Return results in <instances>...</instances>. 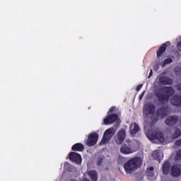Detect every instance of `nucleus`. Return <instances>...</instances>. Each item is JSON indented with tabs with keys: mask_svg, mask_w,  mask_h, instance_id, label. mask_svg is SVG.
Masks as SVG:
<instances>
[{
	"mask_svg": "<svg viewBox=\"0 0 181 181\" xmlns=\"http://www.w3.org/2000/svg\"><path fill=\"white\" fill-rule=\"evenodd\" d=\"M175 95V89L172 86H164L156 91L155 95L160 104L165 105L169 103L172 95Z\"/></svg>",
	"mask_w": 181,
	"mask_h": 181,
	"instance_id": "1",
	"label": "nucleus"
},
{
	"mask_svg": "<svg viewBox=\"0 0 181 181\" xmlns=\"http://www.w3.org/2000/svg\"><path fill=\"white\" fill-rule=\"evenodd\" d=\"M141 165L142 160L139 157H136L127 160L124 165V169L126 173L129 175L134 173V172H135L138 168H141Z\"/></svg>",
	"mask_w": 181,
	"mask_h": 181,
	"instance_id": "2",
	"label": "nucleus"
},
{
	"mask_svg": "<svg viewBox=\"0 0 181 181\" xmlns=\"http://www.w3.org/2000/svg\"><path fill=\"white\" fill-rule=\"evenodd\" d=\"M146 136L150 141H158L160 143L165 142V137L163 136V134L160 132L148 130L146 132Z\"/></svg>",
	"mask_w": 181,
	"mask_h": 181,
	"instance_id": "3",
	"label": "nucleus"
},
{
	"mask_svg": "<svg viewBox=\"0 0 181 181\" xmlns=\"http://www.w3.org/2000/svg\"><path fill=\"white\" fill-rule=\"evenodd\" d=\"M114 135H115V129H114V127H110L105 130L102 139L103 144L110 142L111 138H112Z\"/></svg>",
	"mask_w": 181,
	"mask_h": 181,
	"instance_id": "4",
	"label": "nucleus"
},
{
	"mask_svg": "<svg viewBox=\"0 0 181 181\" xmlns=\"http://www.w3.org/2000/svg\"><path fill=\"white\" fill-rule=\"evenodd\" d=\"M119 121V117L117 113L107 115L105 118L103 119L105 125H110V124H114V122H118Z\"/></svg>",
	"mask_w": 181,
	"mask_h": 181,
	"instance_id": "5",
	"label": "nucleus"
},
{
	"mask_svg": "<svg viewBox=\"0 0 181 181\" xmlns=\"http://www.w3.org/2000/svg\"><path fill=\"white\" fill-rule=\"evenodd\" d=\"M98 142V134L94 132L88 135L86 141V145L88 146H94Z\"/></svg>",
	"mask_w": 181,
	"mask_h": 181,
	"instance_id": "6",
	"label": "nucleus"
},
{
	"mask_svg": "<svg viewBox=\"0 0 181 181\" xmlns=\"http://www.w3.org/2000/svg\"><path fill=\"white\" fill-rule=\"evenodd\" d=\"M127 137V131L124 129H121L118 132L117 136H115V142L117 145H121L124 141H125V138Z\"/></svg>",
	"mask_w": 181,
	"mask_h": 181,
	"instance_id": "7",
	"label": "nucleus"
},
{
	"mask_svg": "<svg viewBox=\"0 0 181 181\" xmlns=\"http://www.w3.org/2000/svg\"><path fill=\"white\" fill-rule=\"evenodd\" d=\"M127 144H124L121 148L120 152L122 153H124V155H129V153H132V149H131V141L129 139L126 140Z\"/></svg>",
	"mask_w": 181,
	"mask_h": 181,
	"instance_id": "8",
	"label": "nucleus"
},
{
	"mask_svg": "<svg viewBox=\"0 0 181 181\" xmlns=\"http://www.w3.org/2000/svg\"><path fill=\"white\" fill-rule=\"evenodd\" d=\"M177 122H179V117L177 115L170 116L165 121L168 127H175Z\"/></svg>",
	"mask_w": 181,
	"mask_h": 181,
	"instance_id": "9",
	"label": "nucleus"
},
{
	"mask_svg": "<svg viewBox=\"0 0 181 181\" xmlns=\"http://www.w3.org/2000/svg\"><path fill=\"white\" fill-rule=\"evenodd\" d=\"M171 173L174 177H177L181 175V165L175 164L171 167Z\"/></svg>",
	"mask_w": 181,
	"mask_h": 181,
	"instance_id": "10",
	"label": "nucleus"
},
{
	"mask_svg": "<svg viewBox=\"0 0 181 181\" xmlns=\"http://www.w3.org/2000/svg\"><path fill=\"white\" fill-rule=\"evenodd\" d=\"M69 158L70 160H72V162H75V163H81V155L76 152L72 151L69 153Z\"/></svg>",
	"mask_w": 181,
	"mask_h": 181,
	"instance_id": "11",
	"label": "nucleus"
},
{
	"mask_svg": "<svg viewBox=\"0 0 181 181\" xmlns=\"http://www.w3.org/2000/svg\"><path fill=\"white\" fill-rule=\"evenodd\" d=\"M168 46H170V42L168 41L163 43L156 52L157 57H160V56L166 52V49H168Z\"/></svg>",
	"mask_w": 181,
	"mask_h": 181,
	"instance_id": "12",
	"label": "nucleus"
},
{
	"mask_svg": "<svg viewBox=\"0 0 181 181\" xmlns=\"http://www.w3.org/2000/svg\"><path fill=\"white\" fill-rule=\"evenodd\" d=\"M143 112L145 114V115L153 114L155 112V105H153L152 103L146 104L143 110Z\"/></svg>",
	"mask_w": 181,
	"mask_h": 181,
	"instance_id": "13",
	"label": "nucleus"
},
{
	"mask_svg": "<svg viewBox=\"0 0 181 181\" xmlns=\"http://www.w3.org/2000/svg\"><path fill=\"white\" fill-rule=\"evenodd\" d=\"M168 106L159 107L156 112L157 117H160V118L166 117L168 115Z\"/></svg>",
	"mask_w": 181,
	"mask_h": 181,
	"instance_id": "14",
	"label": "nucleus"
},
{
	"mask_svg": "<svg viewBox=\"0 0 181 181\" xmlns=\"http://www.w3.org/2000/svg\"><path fill=\"white\" fill-rule=\"evenodd\" d=\"M160 84H163V86H172L173 84V81L170 78H168L166 76L160 77L158 79Z\"/></svg>",
	"mask_w": 181,
	"mask_h": 181,
	"instance_id": "15",
	"label": "nucleus"
},
{
	"mask_svg": "<svg viewBox=\"0 0 181 181\" xmlns=\"http://www.w3.org/2000/svg\"><path fill=\"white\" fill-rule=\"evenodd\" d=\"M170 103L175 107H181V95H175L170 100Z\"/></svg>",
	"mask_w": 181,
	"mask_h": 181,
	"instance_id": "16",
	"label": "nucleus"
},
{
	"mask_svg": "<svg viewBox=\"0 0 181 181\" xmlns=\"http://www.w3.org/2000/svg\"><path fill=\"white\" fill-rule=\"evenodd\" d=\"M133 127H134V128H133ZM129 128H130L129 132H130L131 135H136V134H138V132H139V129H140L139 126L138 125V124H136V122L132 123L129 126Z\"/></svg>",
	"mask_w": 181,
	"mask_h": 181,
	"instance_id": "17",
	"label": "nucleus"
},
{
	"mask_svg": "<svg viewBox=\"0 0 181 181\" xmlns=\"http://www.w3.org/2000/svg\"><path fill=\"white\" fill-rule=\"evenodd\" d=\"M88 175L92 181H98V173L95 170L88 171Z\"/></svg>",
	"mask_w": 181,
	"mask_h": 181,
	"instance_id": "18",
	"label": "nucleus"
},
{
	"mask_svg": "<svg viewBox=\"0 0 181 181\" xmlns=\"http://www.w3.org/2000/svg\"><path fill=\"white\" fill-rule=\"evenodd\" d=\"M71 151L74 152H83L84 151V145L81 143H76L72 146Z\"/></svg>",
	"mask_w": 181,
	"mask_h": 181,
	"instance_id": "19",
	"label": "nucleus"
},
{
	"mask_svg": "<svg viewBox=\"0 0 181 181\" xmlns=\"http://www.w3.org/2000/svg\"><path fill=\"white\" fill-rule=\"evenodd\" d=\"M169 170H170V163H169V161H165L163 165V173L168 175Z\"/></svg>",
	"mask_w": 181,
	"mask_h": 181,
	"instance_id": "20",
	"label": "nucleus"
},
{
	"mask_svg": "<svg viewBox=\"0 0 181 181\" xmlns=\"http://www.w3.org/2000/svg\"><path fill=\"white\" fill-rule=\"evenodd\" d=\"M181 136V130L179 128H176L174 134L172 135L173 139H176V138H179Z\"/></svg>",
	"mask_w": 181,
	"mask_h": 181,
	"instance_id": "21",
	"label": "nucleus"
},
{
	"mask_svg": "<svg viewBox=\"0 0 181 181\" xmlns=\"http://www.w3.org/2000/svg\"><path fill=\"white\" fill-rule=\"evenodd\" d=\"M155 175V171H153V167L151 166L147 169V176L150 177H153Z\"/></svg>",
	"mask_w": 181,
	"mask_h": 181,
	"instance_id": "22",
	"label": "nucleus"
},
{
	"mask_svg": "<svg viewBox=\"0 0 181 181\" xmlns=\"http://www.w3.org/2000/svg\"><path fill=\"white\" fill-rule=\"evenodd\" d=\"M153 158L155 159V160H158V162H160V153L158 151H154L153 153Z\"/></svg>",
	"mask_w": 181,
	"mask_h": 181,
	"instance_id": "23",
	"label": "nucleus"
},
{
	"mask_svg": "<svg viewBox=\"0 0 181 181\" xmlns=\"http://www.w3.org/2000/svg\"><path fill=\"white\" fill-rule=\"evenodd\" d=\"M173 62V59H172V58H168L163 62L162 66L165 67L166 64H170Z\"/></svg>",
	"mask_w": 181,
	"mask_h": 181,
	"instance_id": "24",
	"label": "nucleus"
},
{
	"mask_svg": "<svg viewBox=\"0 0 181 181\" xmlns=\"http://www.w3.org/2000/svg\"><path fill=\"white\" fill-rule=\"evenodd\" d=\"M64 168L66 169L68 172H73V165L69 163L64 164Z\"/></svg>",
	"mask_w": 181,
	"mask_h": 181,
	"instance_id": "25",
	"label": "nucleus"
},
{
	"mask_svg": "<svg viewBox=\"0 0 181 181\" xmlns=\"http://www.w3.org/2000/svg\"><path fill=\"white\" fill-rule=\"evenodd\" d=\"M103 160H104V157L100 156L96 161L97 166H101L103 165Z\"/></svg>",
	"mask_w": 181,
	"mask_h": 181,
	"instance_id": "26",
	"label": "nucleus"
},
{
	"mask_svg": "<svg viewBox=\"0 0 181 181\" xmlns=\"http://www.w3.org/2000/svg\"><path fill=\"white\" fill-rule=\"evenodd\" d=\"M175 160H180L181 159V149H179L176 154H175Z\"/></svg>",
	"mask_w": 181,
	"mask_h": 181,
	"instance_id": "27",
	"label": "nucleus"
},
{
	"mask_svg": "<svg viewBox=\"0 0 181 181\" xmlns=\"http://www.w3.org/2000/svg\"><path fill=\"white\" fill-rule=\"evenodd\" d=\"M175 145L176 146H181V139L175 141Z\"/></svg>",
	"mask_w": 181,
	"mask_h": 181,
	"instance_id": "28",
	"label": "nucleus"
},
{
	"mask_svg": "<svg viewBox=\"0 0 181 181\" xmlns=\"http://www.w3.org/2000/svg\"><path fill=\"white\" fill-rule=\"evenodd\" d=\"M115 106H112L110 110H109V112H114V111H115Z\"/></svg>",
	"mask_w": 181,
	"mask_h": 181,
	"instance_id": "29",
	"label": "nucleus"
},
{
	"mask_svg": "<svg viewBox=\"0 0 181 181\" xmlns=\"http://www.w3.org/2000/svg\"><path fill=\"white\" fill-rule=\"evenodd\" d=\"M142 84H140L137 87H136V91H140L141 90V88H142Z\"/></svg>",
	"mask_w": 181,
	"mask_h": 181,
	"instance_id": "30",
	"label": "nucleus"
},
{
	"mask_svg": "<svg viewBox=\"0 0 181 181\" xmlns=\"http://www.w3.org/2000/svg\"><path fill=\"white\" fill-rule=\"evenodd\" d=\"M153 75V71H152V69H151L148 78H151V77H152Z\"/></svg>",
	"mask_w": 181,
	"mask_h": 181,
	"instance_id": "31",
	"label": "nucleus"
},
{
	"mask_svg": "<svg viewBox=\"0 0 181 181\" xmlns=\"http://www.w3.org/2000/svg\"><path fill=\"white\" fill-rule=\"evenodd\" d=\"M177 49L181 52V41L177 44Z\"/></svg>",
	"mask_w": 181,
	"mask_h": 181,
	"instance_id": "32",
	"label": "nucleus"
},
{
	"mask_svg": "<svg viewBox=\"0 0 181 181\" xmlns=\"http://www.w3.org/2000/svg\"><path fill=\"white\" fill-rule=\"evenodd\" d=\"M177 89L178 90V91H181V83L177 85Z\"/></svg>",
	"mask_w": 181,
	"mask_h": 181,
	"instance_id": "33",
	"label": "nucleus"
},
{
	"mask_svg": "<svg viewBox=\"0 0 181 181\" xmlns=\"http://www.w3.org/2000/svg\"><path fill=\"white\" fill-rule=\"evenodd\" d=\"M144 94H145V92H143V93L140 95V96H139L140 100H141V98H144Z\"/></svg>",
	"mask_w": 181,
	"mask_h": 181,
	"instance_id": "34",
	"label": "nucleus"
},
{
	"mask_svg": "<svg viewBox=\"0 0 181 181\" xmlns=\"http://www.w3.org/2000/svg\"><path fill=\"white\" fill-rule=\"evenodd\" d=\"M156 121H158V119H156Z\"/></svg>",
	"mask_w": 181,
	"mask_h": 181,
	"instance_id": "35",
	"label": "nucleus"
}]
</instances>
